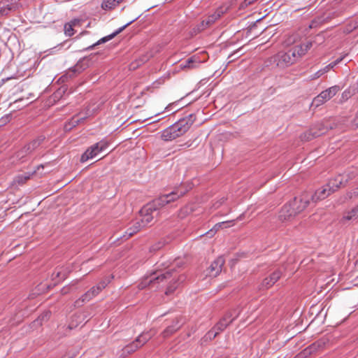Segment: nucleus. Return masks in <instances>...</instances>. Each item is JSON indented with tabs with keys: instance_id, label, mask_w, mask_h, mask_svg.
I'll list each match as a JSON object with an SVG mask.
<instances>
[{
	"instance_id": "obj_25",
	"label": "nucleus",
	"mask_w": 358,
	"mask_h": 358,
	"mask_svg": "<svg viewBox=\"0 0 358 358\" xmlns=\"http://www.w3.org/2000/svg\"><path fill=\"white\" fill-rule=\"evenodd\" d=\"M94 296H96V295L94 294V290L90 289L75 301L74 306L76 307H81L85 303L90 301Z\"/></svg>"
},
{
	"instance_id": "obj_8",
	"label": "nucleus",
	"mask_w": 358,
	"mask_h": 358,
	"mask_svg": "<svg viewBox=\"0 0 358 358\" xmlns=\"http://www.w3.org/2000/svg\"><path fill=\"white\" fill-rule=\"evenodd\" d=\"M159 214L155 208H152L148 203L144 206L140 210L139 220L141 222L142 225L147 227L151 224L155 217Z\"/></svg>"
},
{
	"instance_id": "obj_36",
	"label": "nucleus",
	"mask_w": 358,
	"mask_h": 358,
	"mask_svg": "<svg viewBox=\"0 0 358 358\" xmlns=\"http://www.w3.org/2000/svg\"><path fill=\"white\" fill-rule=\"evenodd\" d=\"M344 57H345V56L341 57L336 59L335 61L330 63L329 64H328L327 66H326L325 67H324L323 69H321L323 73L324 74V73H327L328 71H329L331 69H334L336 65H338L343 61Z\"/></svg>"
},
{
	"instance_id": "obj_49",
	"label": "nucleus",
	"mask_w": 358,
	"mask_h": 358,
	"mask_svg": "<svg viewBox=\"0 0 358 358\" xmlns=\"http://www.w3.org/2000/svg\"><path fill=\"white\" fill-rule=\"evenodd\" d=\"M233 225H234V224H232V223H228V224H223V225H222V228H228V227H231V226H233Z\"/></svg>"
},
{
	"instance_id": "obj_44",
	"label": "nucleus",
	"mask_w": 358,
	"mask_h": 358,
	"mask_svg": "<svg viewBox=\"0 0 358 358\" xmlns=\"http://www.w3.org/2000/svg\"><path fill=\"white\" fill-rule=\"evenodd\" d=\"M30 178L29 174L20 175L17 177V181L19 183H23Z\"/></svg>"
},
{
	"instance_id": "obj_29",
	"label": "nucleus",
	"mask_w": 358,
	"mask_h": 358,
	"mask_svg": "<svg viewBox=\"0 0 358 358\" xmlns=\"http://www.w3.org/2000/svg\"><path fill=\"white\" fill-rule=\"evenodd\" d=\"M110 282V280L108 278H105L102 279L96 286H94L91 288L92 290H94V294L96 296L99 293H100Z\"/></svg>"
},
{
	"instance_id": "obj_19",
	"label": "nucleus",
	"mask_w": 358,
	"mask_h": 358,
	"mask_svg": "<svg viewBox=\"0 0 358 358\" xmlns=\"http://www.w3.org/2000/svg\"><path fill=\"white\" fill-rule=\"evenodd\" d=\"M331 194H332L331 190L324 185L321 188L316 190L314 194H312L311 201L316 203L318 201L324 199Z\"/></svg>"
},
{
	"instance_id": "obj_51",
	"label": "nucleus",
	"mask_w": 358,
	"mask_h": 358,
	"mask_svg": "<svg viewBox=\"0 0 358 358\" xmlns=\"http://www.w3.org/2000/svg\"><path fill=\"white\" fill-rule=\"evenodd\" d=\"M43 167H44V166L43 164H41L37 166V170H39L40 168H43Z\"/></svg>"
},
{
	"instance_id": "obj_15",
	"label": "nucleus",
	"mask_w": 358,
	"mask_h": 358,
	"mask_svg": "<svg viewBox=\"0 0 358 358\" xmlns=\"http://www.w3.org/2000/svg\"><path fill=\"white\" fill-rule=\"evenodd\" d=\"M324 344L325 343L323 341H317L305 348L294 358H307L313 353L315 352L318 349L322 348Z\"/></svg>"
},
{
	"instance_id": "obj_5",
	"label": "nucleus",
	"mask_w": 358,
	"mask_h": 358,
	"mask_svg": "<svg viewBox=\"0 0 358 358\" xmlns=\"http://www.w3.org/2000/svg\"><path fill=\"white\" fill-rule=\"evenodd\" d=\"M312 194L308 192H303L298 196H295L292 201L289 202L296 215L303 212L307 206L310 204L311 201Z\"/></svg>"
},
{
	"instance_id": "obj_35",
	"label": "nucleus",
	"mask_w": 358,
	"mask_h": 358,
	"mask_svg": "<svg viewBox=\"0 0 358 358\" xmlns=\"http://www.w3.org/2000/svg\"><path fill=\"white\" fill-rule=\"evenodd\" d=\"M77 22V20H72L71 22L66 23L64 24V34H66V36H71L74 34V30L73 27L76 25Z\"/></svg>"
},
{
	"instance_id": "obj_23",
	"label": "nucleus",
	"mask_w": 358,
	"mask_h": 358,
	"mask_svg": "<svg viewBox=\"0 0 358 358\" xmlns=\"http://www.w3.org/2000/svg\"><path fill=\"white\" fill-rule=\"evenodd\" d=\"M358 220V205L350 210L346 211L343 213L341 218V222L345 223L347 221H356Z\"/></svg>"
},
{
	"instance_id": "obj_48",
	"label": "nucleus",
	"mask_w": 358,
	"mask_h": 358,
	"mask_svg": "<svg viewBox=\"0 0 358 358\" xmlns=\"http://www.w3.org/2000/svg\"><path fill=\"white\" fill-rule=\"evenodd\" d=\"M324 73L322 72V71L321 69H320L319 71H317L313 76H312V79H317L318 78H320L321 76H322Z\"/></svg>"
},
{
	"instance_id": "obj_10",
	"label": "nucleus",
	"mask_w": 358,
	"mask_h": 358,
	"mask_svg": "<svg viewBox=\"0 0 358 358\" xmlns=\"http://www.w3.org/2000/svg\"><path fill=\"white\" fill-rule=\"evenodd\" d=\"M183 134H185L182 131H180L179 127L176 123H174L173 124L163 130L161 136L164 141H168L180 137Z\"/></svg>"
},
{
	"instance_id": "obj_2",
	"label": "nucleus",
	"mask_w": 358,
	"mask_h": 358,
	"mask_svg": "<svg viewBox=\"0 0 358 358\" xmlns=\"http://www.w3.org/2000/svg\"><path fill=\"white\" fill-rule=\"evenodd\" d=\"M336 127L334 123L329 120H324L313 124L308 131L303 133L300 138L303 141H309L315 138L325 134L329 129H333Z\"/></svg>"
},
{
	"instance_id": "obj_41",
	"label": "nucleus",
	"mask_w": 358,
	"mask_h": 358,
	"mask_svg": "<svg viewBox=\"0 0 358 358\" xmlns=\"http://www.w3.org/2000/svg\"><path fill=\"white\" fill-rule=\"evenodd\" d=\"M51 313L50 311H47L41 314L38 319L36 320V322L41 324L43 321H47L50 317Z\"/></svg>"
},
{
	"instance_id": "obj_30",
	"label": "nucleus",
	"mask_w": 358,
	"mask_h": 358,
	"mask_svg": "<svg viewBox=\"0 0 358 358\" xmlns=\"http://www.w3.org/2000/svg\"><path fill=\"white\" fill-rule=\"evenodd\" d=\"M238 314L239 311L237 312L236 310H234L227 313L221 320L227 322L229 326L238 317Z\"/></svg>"
},
{
	"instance_id": "obj_47",
	"label": "nucleus",
	"mask_w": 358,
	"mask_h": 358,
	"mask_svg": "<svg viewBox=\"0 0 358 358\" xmlns=\"http://www.w3.org/2000/svg\"><path fill=\"white\" fill-rule=\"evenodd\" d=\"M352 125L355 128H358V111L357 112L356 115L352 122Z\"/></svg>"
},
{
	"instance_id": "obj_32",
	"label": "nucleus",
	"mask_w": 358,
	"mask_h": 358,
	"mask_svg": "<svg viewBox=\"0 0 358 358\" xmlns=\"http://www.w3.org/2000/svg\"><path fill=\"white\" fill-rule=\"evenodd\" d=\"M241 217H242V215H240L238 217H237L236 220H241ZM235 221H236V220H229V221H225V222L217 223L213 227V228L212 229H210L207 234L213 235L216 231H217L220 229H221L222 227L223 224H227L228 223H232V224H234Z\"/></svg>"
},
{
	"instance_id": "obj_34",
	"label": "nucleus",
	"mask_w": 358,
	"mask_h": 358,
	"mask_svg": "<svg viewBox=\"0 0 358 358\" xmlns=\"http://www.w3.org/2000/svg\"><path fill=\"white\" fill-rule=\"evenodd\" d=\"M151 338L152 334H150L149 332L143 333L136 338L135 341L139 344V347L141 348L145 345Z\"/></svg>"
},
{
	"instance_id": "obj_26",
	"label": "nucleus",
	"mask_w": 358,
	"mask_h": 358,
	"mask_svg": "<svg viewBox=\"0 0 358 358\" xmlns=\"http://www.w3.org/2000/svg\"><path fill=\"white\" fill-rule=\"evenodd\" d=\"M145 227V226L142 225L141 222L138 220L136 221L132 227L129 228L126 231L125 234L123 236L126 239L130 238L134 234H136L138 231H139L143 228Z\"/></svg>"
},
{
	"instance_id": "obj_20",
	"label": "nucleus",
	"mask_w": 358,
	"mask_h": 358,
	"mask_svg": "<svg viewBox=\"0 0 358 358\" xmlns=\"http://www.w3.org/2000/svg\"><path fill=\"white\" fill-rule=\"evenodd\" d=\"M99 146L96 145V143L94 144L93 145L88 148L86 151L82 155L80 158L81 162H85L87 161L90 159H92L94 157H96L99 152H101V150L99 149Z\"/></svg>"
},
{
	"instance_id": "obj_9",
	"label": "nucleus",
	"mask_w": 358,
	"mask_h": 358,
	"mask_svg": "<svg viewBox=\"0 0 358 358\" xmlns=\"http://www.w3.org/2000/svg\"><path fill=\"white\" fill-rule=\"evenodd\" d=\"M282 276V271L277 269L273 271L268 277L265 278L259 285V290L268 289L271 287Z\"/></svg>"
},
{
	"instance_id": "obj_13",
	"label": "nucleus",
	"mask_w": 358,
	"mask_h": 358,
	"mask_svg": "<svg viewBox=\"0 0 358 358\" xmlns=\"http://www.w3.org/2000/svg\"><path fill=\"white\" fill-rule=\"evenodd\" d=\"M225 263V259L223 256L218 257L215 259L208 268V275L210 277H216L218 275L222 269Z\"/></svg>"
},
{
	"instance_id": "obj_1",
	"label": "nucleus",
	"mask_w": 358,
	"mask_h": 358,
	"mask_svg": "<svg viewBox=\"0 0 358 358\" xmlns=\"http://www.w3.org/2000/svg\"><path fill=\"white\" fill-rule=\"evenodd\" d=\"M311 47L312 43L308 42L305 44L294 46L287 52H278L275 57L277 65L281 68L292 65L305 55Z\"/></svg>"
},
{
	"instance_id": "obj_46",
	"label": "nucleus",
	"mask_w": 358,
	"mask_h": 358,
	"mask_svg": "<svg viewBox=\"0 0 358 358\" xmlns=\"http://www.w3.org/2000/svg\"><path fill=\"white\" fill-rule=\"evenodd\" d=\"M257 0H244V1H243L241 3L240 8L241 9H244V8H247L248 6L252 5Z\"/></svg>"
},
{
	"instance_id": "obj_18",
	"label": "nucleus",
	"mask_w": 358,
	"mask_h": 358,
	"mask_svg": "<svg viewBox=\"0 0 358 358\" xmlns=\"http://www.w3.org/2000/svg\"><path fill=\"white\" fill-rule=\"evenodd\" d=\"M135 20H133L131 21H130L129 22L127 23L125 25L122 26V27L119 28L117 31H115V32H113V34L108 35V36H106L105 37H103L102 38H101L100 40H99L97 42H96L95 43H93L92 45H90L89 47H87L86 48V50H91L93 48H94L95 46L98 45H100V44H102V43H104L111 39H113L115 36H116L118 34H120V32H122L127 26H129V24H131L133 22H134Z\"/></svg>"
},
{
	"instance_id": "obj_17",
	"label": "nucleus",
	"mask_w": 358,
	"mask_h": 358,
	"mask_svg": "<svg viewBox=\"0 0 358 358\" xmlns=\"http://www.w3.org/2000/svg\"><path fill=\"white\" fill-rule=\"evenodd\" d=\"M296 215V214L292 208V206H290V204L287 203L285 204L283 207L281 208L280 211L279 212L278 217L281 221L284 222L290 220Z\"/></svg>"
},
{
	"instance_id": "obj_40",
	"label": "nucleus",
	"mask_w": 358,
	"mask_h": 358,
	"mask_svg": "<svg viewBox=\"0 0 358 358\" xmlns=\"http://www.w3.org/2000/svg\"><path fill=\"white\" fill-rule=\"evenodd\" d=\"M325 101H324L323 98L321 97L320 94H318L316 97H315L312 101V106L315 107H318L321 105H322Z\"/></svg>"
},
{
	"instance_id": "obj_33",
	"label": "nucleus",
	"mask_w": 358,
	"mask_h": 358,
	"mask_svg": "<svg viewBox=\"0 0 358 358\" xmlns=\"http://www.w3.org/2000/svg\"><path fill=\"white\" fill-rule=\"evenodd\" d=\"M300 36L297 33H292L286 36V38L284 40V44L286 46H289L299 41Z\"/></svg>"
},
{
	"instance_id": "obj_28",
	"label": "nucleus",
	"mask_w": 358,
	"mask_h": 358,
	"mask_svg": "<svg viewBox=\"0 0 358 358\" xmlns=\"http://www.w3.org/2000/svg\"><path fill=\"white\" fill-rule=\"evenodd\" d=\"M139 348V344L134 341L122 348L121 357H126L128 355L134 352Z\"/></svg>"
},
{
	"instance_id": "obj_27",
	"label": "nucleus",
	"mask_w": 358,
	"mask_h": 358,
	"mask_svg": "<svg viewBox=\"0 0 358 358\" xmlns=\"http://www.w3.org/2000/svg\"><path fill=\"white\" fill-rule=\"evenodd\" d=\"M87 117H78V115H74L68 122L64 125L65 131H70L73 127H76L80 123L83 122Z\"/></svg>"
},
{
	"instance_id": "obj_16",
	"label": "nucleus",
	"mask_w": 358,
	"mask_h": 358,
	"mask_svg": "<svg viewBox=\"0 0 358 358\" xmlns=\"http://www.w3.org/2000/svg\"><path fill=\"white\" fill-rule=\"evenodd\" d=\"M195 120L196 115L192 113L183 118L180 119L175 123L179 127L180 131H182L184 134H185L192 127Z\"/></svg>"
},
{
	"instance_id": "obj_4",
	"label": "nucleus",
	"mask_w": 358,
	"mask_h": 358,
	"mask_svg": "<svg viewBox=\"0 0 358 358\" xmlns=\"http://www.w3.org/2000/svg\"><path fill=\"white\" fill-rule=\"evenodd\" d=\"M185 194V192L180 191L179 189L173 191L169 194H163L158 198L154 199L152 202L148 204L155 208L158 212L160 208L165 205L174 201L182 196Z\"/></svg>"
},
{
	"instance_id": "obj_42",
	"label": "nucleus",
	"mask_w": 358,
	"mask_h": 358,
	"mask_svg": "<svg viewBox=\"0 0 358 358\" xmlns=\"http://www.w3.org/2000/svg\"><path fill=\"white\" fill-rule=\"evenodd\" d=\"M96 145L99 146V150L101 152L104 151L109 145V142L105 139H103L100 141L99 142L96 143Z\"/></svg>"
},
{
	"instance_id": "obj_3",
	"label": "nucleus",
	"mask_w": 358,
	"mask_h": 358,
	"mask_svg": "<svg viewBox=\"0 0 358 358\" xmlns=\"http://www.w3.org/2000/svg\"><path fill=\"white\" fill-rule=\"evenodd\" d=\"M174 271L173 269H169L164 273H161L156 275V273H154V276H151L149 282L153 283L155 282H162L164 280H166L172 278V281L170 282L169 286L166 288V290L165 292L166 295H170L172 293L174 292V291L178 287V282L179 280H183L184 278L182 276H179L178 278H176V276L173 275Z\"/></svg>"
},
{
	"instance_id": "obj_52",
	"label": "nucleus",
	"mask_w": 358,
	"mask_h": 358,
	"mask_svg": "<svg viewBox=\"0 0 358 358\" xmlns=\"http://www.w3.org/2000/svg\"><path fill=\"white\" fill-rule=\"evenodd\" d=\"M123 0H121V2Z\"/></svg>"
},
{
	"instance_id": "obj_31",
	"label": "nucleus",
	"mask_w": 358,
	"mask_h": 358,
	"mask_svg": "<svg viewBox=\"0 0 358 358\" xmlns=\"http://www.w3.org/2000/svg\"><path fill=\"white\" fill-rule=\"evenodd\" d=\"M121 3V0H105L101 3L103 10H112Z\"/></svg>"
},
{
	"instance_id": "obj_21",
	"label": "nucleus",
	"mask_w": 358,
	"mask_h": 358,
	"mask_svg": "<svg viewBox=\"0 0 358 358\" xmlns=\"http://www.w3.org/2000/svg\"><path fill=\"white\" fill-rule=\"evenodd\" d=\"M181 327L180 324V320L176 318L173 322L172 324L168 326L162 333L164 338H168L176 333Z\"/></svg>"
},
{
	"instance_id": "obj_24",
	"label": "nucleus",
	"mask_w": 358,
	"mask_h": 358,
	"mask_svg": "<svg viewBox=\"0 0 358 358\" xmlns=\"http://www.w3.org/2000/svg\"><path fill=\"white\" fill-rule=\"evenodd\" d=\"M340 90L341 88L338 85L332 86L327 90L322 91L320 93L321 97H322L324 101L326 102L334 97L340 91Z\"/></svg>"
},
{
	"instance_id": "obj_7",
	"label": "nucleus",
	"mask_w": 358,
	"mask_h": 358,
	"mask_svg": "<svg viewBox=\"0 0 358 358\" xmlns=\"http://www.w3.org/2000/svg\"><path fill=\"white\" fill-rule=\"evenodd\" d=\"M45 139V137L44 136H39L33 139L17 152V157L21 159L26 156L32 154L40 147Z\"/></svg>"
},
{
	"instance_id": "obj_14",
	"label": "nucleus",
	"mask_w": 358,
	"mask_h": 358,
	"mask_svg": "<svg viewBox=\"0 0 358 358\" xmlns=\"http://www.w3.org/2000/svg\"><path fill=\"white\" fill-rule=\"evenodd\" d=\"M20 0H5L0 1V17L7 15L10 11L15 10L19 7Z\"/></svg>"
},
{
	"instance_id": "obj_39",
	"label": "nucleus",
	"mask_w": 358,
	"mask_h": 358,
	"mask_svg": "<svg viewBox=\"0 0 358 358\" xmlns=\"http://www.w3.org/2000/svg\"><path fill=\"white\" fill-rule=\"evenodd\" d=\"M228 327L227 323L220 320L213 328L220 334Z\"/></svg>"
},
{
	"instance_id": "obj_22",
	"label": "nucleus",
	"mask_w": 358,
	"mask_h": 358,
	"mask_svg": "<svg viewBox=\"0 0 358 358\" xmlns=\"http://www.w3.org/2000/svg\"><path fill=\"white\" fill-rule=\"evenodd\" d=\"M201 64V62L199 60V57L198 56L194 55L189 58H188L187 60H185L184 62L181 63L180 64V67L181 69H194L199 66Z\"/></svg>"
},
{
	"instance_id": "obj_12",
	"label": "nucleus",
	"mask_w": 358,
	"mask_h": 358,
	"mask_svg": "<svg viewBox=\"0 0 358 358\" xmlns=\"http://www.w3.org/2000/svg\"><path fill=\"white\" fill-rule=\"evenodd\" d=\"M87 67V64L84 63V59H80L74 66L70 68L62 78L64 80L68 78H73L81 73Z\"/></svg>"
},
{
	"instance_id": "obj_6",
	"label": "nucleus",
	"mask_w": 358,
	"mask_h": 358,
	"mask_svg": "<svg viewBox=\"0 0 358 358\" xmlns=\"http://www.w3.org/2000/svg\"><path fill=\"white\" fill-rule=\"evenodd\" d=\"M228 7L220 6L210 15L203 20L199 24L197 25V31H201L212 26L217 20H219L224 13L227 12Z\"/></svg>"
},
{
	"instance_id": "obj_45",
	"label": "nucleus",
	"mask_w": 358,
	"mask_h": 358,
	"mask_svg": "<svg viewBox=\"0 0 358 358\" xmlns=\"http://www.w3.org/2000/svg\"><path fill=\"white\" fill-rule=\"evenodd\" d=\"M351 92L349 90H345L341 95V101L343 102L347 101L351 96Z\"/></svg>"
},
{
	"instance_id": "obj_11",
	"label": "nucleus",
	"mask_w": 358,
	"mask_h": 358,
	"mask_svg": "<svg viewBox=\"0 0 358 358\" xmlns=\"http://www.w3.org/2000/svg\"><path fill=\"white\" fill-rule=\"evenodd\" d=\"M348 182V178L345 176L339 174L336 177L329 179L328 182L325 185L332 193L337 191L341 187L345 186Z\"/></svg>"
},
{
	"instance_id": "obj_43",
	"label": "nucleus",
	"mask_w": 358,
	"mask_h": 358,
	"mask_svg": "<svg viewBox=\"0 0 358 358\" xmlns=\"http://www.w3.org/2000/svg\"><path fill=\"white\" fill-rule=\"evenodd\" d=\"M165 245L164 241H159L150 248V251H157L162 248Z\"/></svg>"
},
{
	"instance_id": "obj_50",
	"label": "nucleus",
	"mask_w": 358,
	"mask_h": 358,
	"mask_svg": "<svg viewBox=\"0 0 358 358\" xmlns=\"http://www.w3.org/2000/svg\"><path fill=\"white\" fill-rule=\"evenodd\" d=\"M61 90L62 89H59L57 92L58 94H61ZM65 92V90L62 89V93H64Z\"/></svg>"
},
{
	"instance_id": "obj_38",
	"label": "nucleus",
	"mask_w": 358,
	"mask_h": 358,
	"mask_svg": "<svg viewBox=\"0 0 358 358\" xmlns=\"http://www.w3.org/2000/svg\"><path fill=\"white\" fill-rule=\"evenodd\" d=\"M52 278L59 282L66 278V274L60 270H55L52 274Z\"/></svg>"
},
{
	"instance_id": "obj_37",
	"label": "nucleus",
	"mask_w": 358,
	"mask_h": 358,
	"mask_svg": "<svg viewBox=\"0 0 358 358\" xmlns=\"http://www.w3.org/2000/svg\"><path fill=\"white\" fill-rule=\"evenodd\" d=\"M218 332H217L213 328H212L210 331H208L205 336L203 337L202 341L203 342H207L209 341H212L214 339L217 335Z\"/></svg>"
}]
</instances>
